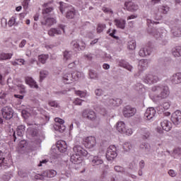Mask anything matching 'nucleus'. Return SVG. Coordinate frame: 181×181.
<instances>
[{"label": "nucleus", "mask_w": 181, "mask_h": 181, "mask_svg": "<svg viewBox=\"0 0 181 181\" xmlns=\"http://www.w3.org/2000/svg\"><path fill=\"white\" fill-rule=\"evenodd\" d=\"M151 90L153 93H159L158 94L154 95L153 98V101H160V100H165V98H168L170 94L169 87L162 84L153 86L151 88Z\"/></svg>", "instance_id": "f257e3e1"}, {"label": "nucleus", "mask_w": 181, "mask_h": 181, "mask_svg": "<svg viewBox=\"0 0 181 181\" xmlns=\"http://www.w3.org/2000/svg\"><path fill=\"white\" fill-rule=\"evenodd\" d=\"M59 11L62 13L64 11L66 12V19H74V18H76V15H77L76 9L71 6H60Z\"/></svg>", "instance_id": "f03ea898"}, {"label": "nucleus", "mask_w": 181, "mask_h": 181, "mask_svg": "<svg viewBox=\"0 0 181 181\" xmlns=\"http://www.w3.org/2000/svg\"><path fill=\"white\" fill-rule=\"evenodd\" d=\"M160 80V78H159V76L153 74H147L143 77V81L145 84H148L149 86H151V84L158 83Z\"/></svg>", "instance_id": "7ed1b4c3"}, {"label": "nucleus", "mask_w": 181, "mask_h": 181, "mask_svg": "<svg viewBox=\"0 0 181 181\" xmlns=\"http://www.w3.org/2000/svg\"><path fill=\"white\" fill-rule=\"evenodd\" d=\"M82 117L86 118V119H90V121H96L97 124H100V119H97V115L95 112L91 110H85L82 113Z\"/></svg>", "instance_id": "20e7f679"}, {"label": "nucleus", "mask_w": 181, "mask_h": 181, "mask_svg": "<svg viewBox=\"0 0 181 181\" xmlns=\"http://www.w3.org/2000/svg\"><path fill=\"white\" fill-rule=\"evenodd\" d=\"M117 156H118V150L115 146H110L107 148L106 152V159L107 160H114Z\"/></svg>", "instance_id": "39448f33"}, {"label": "nucleus", "mask_w": 181, "mask_h": 181, "mask_svg": "<svg viewBox=\"0 0 181 181\" xmlns=\"http://www.w3.org/2000/svg\"><path fill=\"white\" fill-rule=\"evenodd\" d=\"M57 175V172L54 170H47L44 172H42L41 174H37L35 176L36 179H38L39 180H43L45 177H54Z\"/></svg>", "instance_id": "423d86ee"}, {"label": "nucleus", "mask_w": 181, "mask_h": 181, "mask_svg": "<svg viewBox=\"0 0 181 181\" xmlns=\"http://www.w3.org/2000/svg\"><path fill=\"white\" fill-rule=\"evenodd\" d=\"M1 112L4 119H11L13 117V109L9 106L2 107Z\"/></svg>", "instance_id": "0eeeda50"}, {"label": "nucleus", "mask_w": 181, "mask_h": 181, "mask_svg": "<svg viewBox=\"0 0 181 181\" xmlns=\"http://www.w3.org/2000/svg\"><path fill=\"white\" fill-rule=\"evenodd\" d=\"M55 124L54 125V129L58 131V132H64L66 131V126H64V121L62 119L56 117L54 119Z\"/></svg>", "instance_id": "6e6552de"}, {"label": "nucleus", "mask_w": 181, "mask_h": 181, "mask_svg": "<svg viewBox=\"0 0 181 181\" xmlns=\"http://www.w3.org/2000/svg\"><path fill=\"white\" fill-rule=\"evenodd\" d=\"M156 115V110L153 107H148L144 113V119L146 121H150L152 122L155 119V116Z\"/></svg>", "instance_id": "1a4fd4ad"}, {"label": "nucleus", "mask_w": 181, "mask_h": 181, "mask_svg": "<svg viewBox=\"0 0 181 181\" xmlns=\"http://www.w3.org/2000/svg\"><path fill=\"white\" fill-rule=\"evenodd\" d=\"M122 114L125 118H130V117H134V114H136V109L127 105L123 107Z\"/></svg>", "instance_id": "9d476101"}, {"label": "nucleus", "mask_w": 181, "mask_h": 181, "mask_svg": "<svg viewBox=\"0 0 181 181\" xmlns=\"http://www.w3.org/2000/svg\"><path fill=\"white\" fill-rule=\"evenodd\" d=\"M103 158L104 156L103 155L94 156L90 161V164L92 165V166H93V168H98V166H101V165L104 163Z\"/></svg>", "instance_id": "9b49d317"}, {"label": "nucleus", "mask_w": 181, "mask_h": 181, "mask_svg": "<svg viewBox=\"0 0 181 181\" xmlns=\"http://www.w3.org/2000/svg\"><path fill=\"white\" fill-rule=\"evenodd\" d=\"M64 28L65 26L64 25H59L58 28H51L48 31L49 36H52V37L56 36V35H62V32H64Z\"/></svg>", "instance_id": "f8f14e48"}, {"label": "nucleus", "mask_w": 181, "mask_h": 181, "mask_svg": "<svg viewBox=\"0 0 181 181\" xmlns=\"http://www.w3.org/2000/svg\"><path fill=\"white\" fill-rule=\"evenodd\" d=\"M96 141L95 137L94 136H88L87 137L84 141V146L86 148H88V149H92V148H94L95 146Z\"/></svg>", "instance_id": "ddd939ff"}, {"label": "nucleus", "mask_w": 181, "mask_h": 181, "mask_svg": "<svg viewBox=\"0 0 181 181\" xmlns=\"http://www.w3.org/2000/svg\"><path fill=\"white\" fill-rule=\"evenodd\" d=\"M171 121L174 125H179L181 122V112L177 110L172 114Z\"/></svg>", "instance_id": "4468645a"}, {"label": "nucleus", "mask_w": 181, "mask_h": 181, "mask_svg": "<svg viewBox=\"0 0 181 181\" xmlns=\"http://www.w3.org/2000/svg\"><path fill=\"white\" fill-rule=\"evenodd\" d=\"M74 152L76 155L82 156H88V151L84 149L81 146H75L73 148Z\"/></svg>", "instance_id": "2eb2a0df"}, {"label": "nucleus", "mask_w": 181, "mask_h": 181, "mask_svg": "<svg viewBox=\"0 0 181 181\" xmlns=\"http://www.w3.org/2000/svg\"><path fill=\"white\" fill-rule=\"evenodd\" d=\"M151 53H152V47L148 46H146L141 48L139 52V56H141V57H146V56H151Z\"/></svg>", "instance_id": "dca6fc26"}, {"label": "nucleus", "mask_w": 181, "mask_h": 181, "mask_svg": "<svg viewBox=\"0 0 181 181\" xmlns=\"http://www.w3.org/2000/svg\"><path fill=\"white\" fill-rule=\"evenodd\" d=\"M124 5L127 11H129L130 12H135L136 11H138V9L139 8L138 4H136L132 1H126Z\"/></svg>", "instance_id": "f3484780"}, {"label": "nucleus", "mask_w": 181, "mask_h": 181, "mask_svg": "<svg viewBox=\"0 0 181 181\" xmlns=\"http://www.w3.org/2000/svg\"><path fill=\"white\" fill-rule=\"evenodd\" d=\"M107 104L110 107H119L122 104V100L120 98H110L107 100Z\"/></svg>", "instance_id": "a211bd4d"}, {"label": "nucleus", "mask_w": 181, "mask_h": 181, "mask_svg": "<svg viewBox=\"0 0 181 181\" xmlns=\"http://www.w3.org/2000/svg\"><path fill=\"white\" fill-rule=\"evenodd\" d=\"M171 33L174 37H180L181 27L179 25H175L171 28Z\"/></svg>", "instance_id": "6ab92c4d"}, {"label": "nucleus", "mask_w": 181, "mask_h": 181, "mask_svg": "<svg viewBox=\"0 0 181 181\" xmlns=\"http://www.w3.org/2000/svg\"><path fill=\"white\" fill-rule=\"evenodd\" d=\"M57 148L59 152L64 153L67 151V144L64 141H59L57 143Z\"/></svg>", "instance_id": "aec40b11"}, {"label": "nucleus", "mask_w": 181, "mask_h": 181, "mask_svg": "<svg viewBox=\"0 0 181 181\" xmlns=\"http://www.w3.org/2000/svg\"><path fill=\"white\" fill-rule=\"evenodd\" d=\"M55 23H57V21L54 18H47L45 21H41V25L43 26H48L49 28L53 26Z\"/></svg>", "instance_id": "412c9836"}, {"label": "nucleus", "mask_w": 181, "mask_h": 181, "mask_svg": "<svg viewBox=\"0 0 181 181\" xmlns=\"http://www.w3.org/2000/svg\"><path fill=\"white\" fill-rule=\"evenodd\" d=\"M70 160L72 163H74L75 165H79V163H81L83 162V157L78 154H73L71 156Z\"/></svg>", "instance_id": "4be33fe9"}, {"label": "nucleus", "mask_w": 181, "mask_h": 181, "mask_svg": "<svg viewBox=\"0 0 181 181\" xmlns=\"http://www.w3.org/2000/svg\"><path fill=\"white\" fill-rule=\"evenodd\" d=\"M160 125L163 129H164V131H166L167 132H169V131L172 129V123L168 119H165L161 122Z\"/></svg>", "instance_id": "5701e85b"}, {"label": "nucleus", "mask_w": 181, "mask_h": 181, "mask_svg": "<svg viewBox=\"0 0 181 181\" xmlns=\"http://www.w3.org/2000/svg\"><path fill=\"white\" fill-rule=\"evenodd\" d=\"M171 83H173V84H180V83H181V73L180 72L175 74L171 76Z\"/></svg>", "instance_id": "b1692460"}, {"label": "nucleus", "mask_w": 181, "mask_h": 181, "mask_svg": "<svg viewBox=\"0 0 181 181\" xmlns=\"http://www.w3.org/2000/svg\"><path fill=\"white\" fill-rule=\"evenodd\" d=\"M118 66H119V67H123L124 69L129 70V71H132V66H131L124 59H120L118 61Z\"/></svg>", "instance_id": "393cba45"}, {"label": "nucleus", "mask_w": 181, "mask_h": 181, "mask_svg": "<svg viewBox=\"0 0 181 181\" xmlns=\"http://www.w3.org/2000/svg\"><path fill=\"white\" fill-rule=\"evenodd\" d=\"M25 83L26 84H29L31 88H39V86H37V83H36V81H35V80L31 77L25 78Z\"/></svg>", "instance_id": "a878e982"}, {"label": "nucleus", "mask_w": 181, "mask_h": 181, "mask_svg": "<svg viewBox=\"0 0 181 181\" xmlns=\"http://www.w3.org/2000/svg\"><path fill=\"white\" fill-rule=\"evenodd\" d=\"M117 131L120 134H125V129H127L125 123L124 122H118L117 123Z\"/></svg>", "instance_id": "bb28decb"}, {"label": "nucleus", "mask_w": 181, "mask_h": 181, "mask_svg": "<svg viewBox=\"0 0 181 181\" xmlns=\"http://www.w3.org/2000/svg\"><path fill=\"white\" fill-rule=\"evenodd\" d=\"M73 59V52L65 50L63 52V60L64 62H69V60H71Z\"/></svg>", "instance_id": "cd10ccee"}, {"label": "nucleus", "mask_w": 181, "mask_h": 181, "mask_svg": "<svg viewBox=\"0 0 181 181\" xmlns=\"http://www.w3.org/2000/svg\"><path fill=\"white\" fill-rule=\"evenodd\" d=\"M141 134L142 135L143 139H149L151 137V132L146 128H141L140 130Z\"/></svg>", "instance_id": "c85d7f7f"}, {"label": "nucleus", "mask_w": 181, "mask_h": 181, "mask_svg": "<svg viewBox=\"0 0 181 181\" xmlns=\"http://www.w3.org/2000/svg\"><path fill=\"white\" fill-rule=\"evenodd\" d=\"M140 149L145 153L151 152V145L148 143H142L140 144Z\"/></svg>", "instance_id": "c756f323"}, {"label": "nucleus", "mask_w": 181, "mask_h": 181, "mask_svg": "<svg viewBox=\"0 0 181 181\" xmlns=\"http://www.w3.org/2000/svg\"><path fill=\"white\" fill-rule=\"evenodd\" d=\"M115 23L117 28H119V29H125V20L123 19H115Z\"/></svg>", "instance_id": "7c9ffc66"}, {"label": "nucleus", "mask_w": 181, "mask_h": 181, "mask_svg": "<svg viewBox=\"0 0 181 181\" xmlns=\"http://www.w3.org/2000/svg\"><path fill=\"white\" fill-rule=\"evenodd\" d=\"M73 74L66 73L64 75V80H65L66 84H70L73 80H74Z\"/></svg>", "instance_id": "2f4dec72"}, {"label": "nucleus", "mask_w": 181, "mask_h": 181, "mask_svg": "<svg viewBox=\"0 0 181 181\" xmlns=\"http://www.w3.org/2000/svg\"><path fill=\"white\" fill-rule=\"evenodd\" d=\"M12 56H13V54L12 53L1 52L0 53V62H2L3 60H9V59H12Z\"/></svg>", "instance_id": "473e14b6"}, {"label": "nucleus", "mask_w": 181, "mask_h": 181, "mask_svg": "<svg viewBox=\"0 0 181 181\" xmlns=\"http://www.w3.org/2000/svg\"><path fill=\"white\" fill-rule=\"evenodd\" d=\"M16 134L18 135V136H20L21 138H22V136H23V135H25V126L24 125L21 124L17 127Z\"/></svg>", "instance_id": "72a5a7b5"}, {"label": "nucleus", "mask_w": 181, "mask_h": 181, "mask_svg": "<svg viewBox=\"0 0 181 181\" xmlns=\"http://www.w3.org/2000/svg\"><path fill=\"white\" fill-rule=\"evenodd\" d=\"M89 77L91 80H98V73L94 69H90L88 71Z\"/></svg>", "instance_id": "f704fd0d"}, {"label": "nucleus", "mask_w": 181, "mask_h": 181, "mask_svg": "<svg viewBox=\"0 0 181 181\" xmlns=\"http://www.w3.org/2000/svg\"><path fill=\"white\" fill-rule=\"evenodd\" d=\"M172 53L174 57H180L181 56V47H176L172 50Z\"/></svg>", "instance_id": "c9c22d12"}, {"label": "nucleus", "mask_w": 181, "mask_h": 181, "mask_svg": "<svg viewBox=\"0 0 181 181\" xmlns=\"http://www.w3.org/2000/svg\"><path fill=\"white\" fill-rule=\"evenodd\" d=\"M158 12L160 13H163L164 15H166L169 12V6H160L158 7Z\"/></svg>", "instance_id": "e433bc0d"}, {"label": "nucleus", "mask_w": 181, "mask_h": 181, "mask_svg": "<svg viewBox=\"0 0 181 181\" xmlns=\"http://www.w3.org/2000/svg\"><path fill=\"white\" fill-rule=\"evenodd\" d=\"M47 59H49V54H41L38 56V60L42 64H45Z\"/></svg>", "instance_id": "4c0bfd02"}, {"label": "nucleus", "mask_w": 181, "mask_h": 181, "mask_svg": "<svg viewBox=\"0 0 181 181\" xmlns=\"http://www.w3.org/2000/svg\"><path fill=\"white\" fill-rule=\"evenodd\" d=\"M96 111L100 112V114L102 115H105V114H107V109H105V107L101 105H99L96 107Z\"/></svg>", "instance_id": "58836bf2"}, {"label": "nucleus", "mask_w": 181, "mask_h": 181, "mask_svg": "<svg viewBox=\"0 0 181 181\" xmlns=\"http://www.w3.org/2000/svg\"><path fill=\"white\" fill-rule=\"evenodd\" d=\"M127 46L130 50H135L136 47V42H135L134 40H132L128 42Z\"/></svg>", "instance_id": "ea45409f"}, {"label": "nucleus", "mask_w": 181, "mask_h": 181, "mask_svg": "<svg viewBox=\"0 0 181 181\" xmlns=\"http://www.w3.org/2000/svg\"><path fill=\"white\" fill-rule=\"evenodd\" d=\"M74 80H78V78H84V74L80 71H76L73 73Z\"/></svg>", "instance_id": "a19ab883"}, {"label": "nucleus", "mask_w": 181, "mask_h": 181, "mask_svg": "<svg viewBox=\"0 0 181 181\" xmlns=\"http://www.w3.org/2000/svg\"><path fill=\"white\" fill-rule=\"evenodd\" d=\"M49 76V72L47 71L42 70L40 72V80L43 81Z\"/></svg>", "instance_id": "79ce46f5"}, {"label": "nucleus", "mask_w": 181, "mask_h": 181, "mask_svg": "<svg viewBox=\"0 0 181 181\" xmlns=\"http://www.w3.org/2000/svg\"><path fill=\"white\" fill-rule=\"evenodd\" d=\"M53 11V7H46L45 8L42 9V14L44 18L49 16V13Z\"/></svg>", "instance_id": "37998d69"}, {"label": "nucleus", "mask_w": 181, "mask_h": 181, "mask_svg": "<svg viewBox=\"0 0 181 181\" xmlns=\"http://www.w3.org/2000/svg\"><path fill=\"white\" fill-rule=\"evenodd\" d=\"M105 28H107V26L104 23L98 24L97 33H102V32H103V30H104V29H105Z\"/></svg>", "instance_id": "c03bdc74"}, {"label": "nucleus", "mask_w": 181, "mask_h": 181, "mask_svg": "<svg viewBox=\"0 0 181 181\" xmlns=\"http://www.w3.org/2000/svg\"><path fill=\"white\" fill-rule=\"evenodd\" d=\"M132 148V145L129 142H126L123 144V149L126 152H129Z\"/></svg>", "instance_id": "a18cd8bd"}, {"label": "nucleus", "mask_w": 181, "mask_h": 181, "mask_svg": "<svg viewBox=\"0 0 181 181\" xmlns=\"http://www.w3.org/2000/svg\"><path fill=\"white\" fill-rule=\"evenodd\" d=\"M71 45L72 47H74V49H77L78 50H80V42L77 40H74L71 42Z\"/></svg>", "instance_id": "49530a36"}, {"label": "nucleus", "mask_w": 181, "mask_h": 181, "mask_svg": "<svg viewBox=\"0 0 181 181\" xmlns=\"http://www.w3.org/2000/svg\"><path fill=\"white\" fill-rule=\"evenodd\" d=\"M115 170L118 173H124V172H125V169H124V167H121L119 165H115Z\"/></svg>", "instance_id": "de8ad7c7"}, {"label": "nucleus", "mask_w": 181, "mask_h": 181, "mask_svg": "<svg viewBox=\"0 0 181 181\" xmlns=\"http://www.w3.org/2000/svg\"><path fill=\"white\" fill-rule=\"evenodd\" d=\"M154 37L157 39V40H162V39H165L166 37V34H160V33H157L154 34Z\"/></svg>", "instance_id": "09e8293b"}, {"label": "nucleus", "mask_w": 181, "mask_h": 181, "mask_svg": "<svg viewBox=\"0 0 181 181\" xmlns=\"http://www.w3.org/2000/svg\"><path fill=\"white\" fill-rule=\"evenodd\" d=\"M48 105L54 108H57V107H59V103H57L56 100H49Z\"/></svg>", "instance_id": "8fccbe9b"}, {"label": "nucleus", "mask_w": 181, "mask_h": 181, "mask_svg": "<svg viewBox=\"0 0 181 181\" xmlns=\"http://www.w3.org/2000/svg\"><path fill=\"white\" fill-rule=\"evenodd\" d=\"M134 90L136 91H141V90H144V86L142 83H137L134 86Z\"/></svg>", "instance_id": "3c124183"}, {"label": "nucleus", "mask_w": 181, "mask_h": 181, "mask_svg": "<svg viewBox=\"0 0 181 181\" xmlns=\"http://www.w3.org/2000/svg\"><path fill=\"white\" fill-rule=\"evenodd\" d=\"M21 114L23 118H28L30 117V112H29V110H22Z\"/></svg>", "instance_id": "603ef678"}, {"label": "nucleus", "mask_w": 181, "mask_h": 181, "mask_svg": "<svg viewBox=\"0 0 181 181\" xmlns=\"http://www.w3.org/2000/svg\"><path fill=\"white\" fill-rule=\"evenodd\" d=\"M95 94L97 97H101V95L104 94V90L101 88H98L95 90Z\"/></svg>", "instance_id": "864d4df0"}, {"label": "nucleus", "mask_w": 181, "mask_h": 181, "mask_svg": "<svg viewBox=\"0 0 181 181\" xmlns=\"http://www.w3.org/2000/svg\"><path fill=\"white\" fill-rule=\"evenodd\" d=\"M19 146L21 149L26 148V146H28V142H26L25 140H21L19 143Z\"/></svg>", "instance_id": "5fc2aeb1"}, {"label": "nucleus", "mask_w": 181, "mask_h": 181, "mask_svg": "<svg viewBox=\"0 0 181 181\" xmlns=\"http://www.w3.org/2000/svg\"><path fill=\"white\" fill-rule=\"evenodd\" d=\"M75 94H76V95H78L79 97H81V98H83V97L86 96V93L83 92L81 90H76Z\"/></svg>", "instance_id": "6e6d98bb"}, {"label": "nucleus", "mask_w": 181, "mask_h": 181, "mask_svg": "<svg viewBox=\"0 0 181 181\" xmlns=\"http://www.w3.org/2000/svg\"><path fill=\"white\" fill-rule=\"evenodd\" d=\"M115 33H117V30H113L112 32L109 34V35L111 36V37H113V39L118 40L119 37L118 36H115Z\"/></svg>", "instance_id": "4d7b16f0"}, {"label": "nucleus", "mask_w": 181, "mask_h": 181, "mask_svg": "<svg viewBox=\"0 0 181 181\" xmlns=\"http://www.w3.org/2000/svg\"><path fill=\"white\" fill-rule=\"evenodd\" d=\"M168 175L171 176V177H176L177 173L174 170H168Z\"/></svg>", "instance_id": "13d9d810"}, {"label": "nucleus", "mask_w": 181, "mask_h": 181, "mask_svg": "<svg viewBox=\"0 0 181 181\" xmlns=\"http://www.w3.org/2000/svg\"><path fill=\"white\" fill-rule=\"evenodd\" d=\"M102 11H103L105 12V13H109V12L112 14L114 13V11H112V10H111V8H109L107 7H103Z\"/></svg>", "instance_id": "bf43d9fd"}, {"label": "nucleus", "mask_w": 181, "mask_h": 181, "mask_svg": "<svg viewBox=\"0 0 181 181\" xmlns=\"http://www.w3.org/2000/svg\"><path fill=\"white\" fill-rule=\"evenodd\" d=\"M77 64H78V62H77V61L73 62L72 63H70L68 65V68L69 69H74V67H76V66H77Z\"/></svg>", "instance_id": "052dcab7"}, {"label": "nucleus", "mask_w": 181, "mask_h": 181, "mask_svg": "<svg viewBox=\"0 0 181 181\" xmlns=\"http://www.w3.org/2000/svg\"><path fill=\"white\" fill-rule=\"evenodd\" d=\"M12 177L11 174H6L3 176V179L5 181H9L11 180V178Z\"/></svg>", "instance_id": "680f3d73"}, {"label": "nucleus", "mask_w": 181, "mask_h": 181, "mask_svg": "<svg viewBox=\"0 0 181 181\" xmlns=\"http://www.w3.org/2000/svg\"><path fill=\"white\" fill-rule=\"evenodd\" d=\"M154 23H158V22H155L151 19H147V25L148 28H152V25H153Z\"/></svg>", "instance_id": "e2e57ef3"}, {"label": "nucleus", "mask_w": 181, "mask_h": 181, "mask_svg": "<svg viewBox=\"0 0 181 181\" xmlns=\"http://www.w3.org/2000/svg\"><path fill=\"white\" fill-rule=\"evenodd\" d=\"M170 107V104L168 102H165L164 103H163V107L164 108V110H169Z\"/></svg>", "instance_id": "0e129e2a"}, {"label": "nucleus", "mask_w": 181, "mask_h": 181, "mask_svg": "<svg viewBox=\"0 0 181 181\" xmlns=\"http://www.w3.org/2000/svg\"><path fill=\"white\" fill-rule=\"evenodd\" d=\"M79 50H84L86 49V43L84 42L81 41L80 43Z\"/></svg>", "instance_id": "69168bd1"}, {"label": "nucleus", "mask_w": 181, "mask_h": 181, "mask_svg": "<svg viewBox=\"0 0 181 181\" xmlns=\"http://www.w3.org/2000/svg\"><path fill=\"white\" fill-rule=\"evenodd\" d=\"M173 152L175 155H181V148H175Z\"/></svg>", "instance_id": "338daca9"}, {"label": "nucleus", "mask_w": 181, "mask_h": 181, "mask_svg": "<svg viewBox=\"0 0 181 181\" xmlns=\"http://www.w3.org/2000/svg\"><path fill=\"white\" fill-rule=\"evenodd\" d=\"M74 103L75 105H81V100L79 98H76L74 101Z\"/></svg>", "instance_id": "774afa93"}]
</instances>
